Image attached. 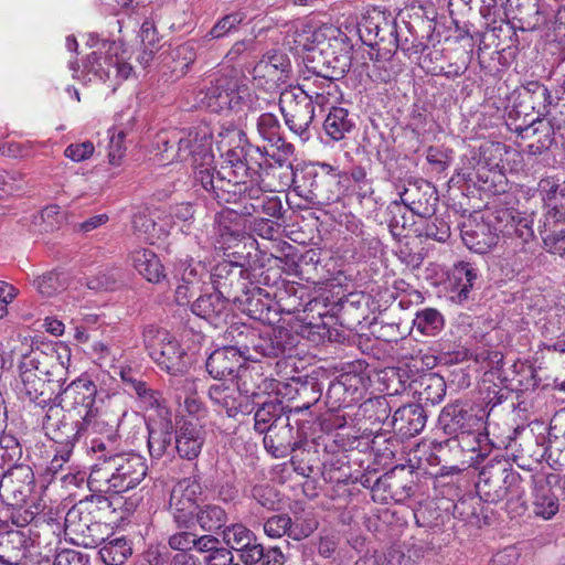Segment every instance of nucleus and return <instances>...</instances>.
I'll return each mask as SVG.
<instances>
[{
    "mask_svg": "<svg viewBox=\"0 0 565 565\" xmlns=\"http://www.w3.org/2000/svg\"><path fill=\"white\" fill-rule=\"evenodd\" d=\"M315 70L321 75L320 82L327 85L326 90L309 94L302 87L290 86L279 96V109L286 126L302 141L311 137L310 126L315 118V105L323 107L338 99L339 87L335 81L348 72L349 63L344 60L339 65Z\"/></svg>",
    "mask_w": 565,
    "mask_h": 565,
    "instance_id": "1",
    "label": "nucleus"
},
{
    "mask_svg": "<svg viewBox=\"0 0 565 565\" xmlns=\"http://www.w3.org/2000/svg\"><path fill=\"white\" fill-rule=\"evenodd\" d=\"M90 450L96 462L88 476L92 490L121 493L137 487L147 475L145 458L135 452H117L103 438L92 440Z\"/></svg>",
    "mask_w": 565,
    "mask_h": 565,
    "instance_id": "2",
    "label": "nucleus"
},
{
    "mask_svg": "<svg viewBox=\"0 0 565 565\" xmlns=\"http://www.w3.org/2000/svg\"><path fill=\"white\" fill-rule=\"evenodd\" d=\"M212 131L207 126L188 130L172 129L160 131L154 138V158L160 164L174 161H191L194 178L199 182V172L213 170Z\"/></svg>",
    "mask_w": 565,
    "mask_h": 565,
    "instance_id": "3",
    "label": "nucleus"
},
{
    "mask_svg": "<svg viewBox=\"0 0 565 565\" xmlns=\"http://www.w3.org/2000/svg\"><path fill=\"white\" fill-rule=\"evenodd\" d=\"M527 475L514 471L505 459H491L482 467L477 482L479 498L489 503L507 499L508 509L520 514L525 511Z\"/></svg>",
    "mask_w": 565,
    "mask_h": 565,
    "instance_id": "4",
    "label": "nucleus"
},
{
    "mask_svg": "<svg viewBox=\"0 0 565 565\" xmlns=\"http://www.w3.org/2000/svg\"><path fill=\"white\" fill-rule=\"evenodd\" d=\"M250 273L243 265L222 262L212 273L213 286L218 289H233V301L237 308L254 320H263L269 311L264 299V290L252 286Z\"/></svg>",
    "mask_w": 565,
    "mask_h": 565,
    "instance_id": "5",
    "label": "nucleus"
},
{
    "mask_svg": "<svg viewBox=\"0 0 565 565\" xmlns=\"http://www.w3.org/2000/svg\"><path fill=\"white\" fill-rule=\"evenodd\" d=\"M468 363L471 369L473 364L476 371L480 364L484 374L495 375L501 382L515 383L524 390L535 388L540 382L539 369L535 362L530 358L520 359L516 355H462L456 363Z\"/></svg>",
    "mask_w": 565,
    "mask_h": 565,
    "instance_id": "6",
    "label": "nucleus"
},
{
    "mask_svg": "<svg viewBox=\"0 0 565 565\" xmlns=\"http://www.w3.org/2000/svg\"><path fill=\"white\" fill-rule=\"evenodd\" d=\"M130 57L131 54L122 42L103 41L98 50L87 56L84 72L102 82H113L115 88L132 73V66L128 62Z\"/></svg>",
    "mask_w": 565,
    "mask_h": 565,
    "instance_id": "7",
    "label": "nucleus"
},
{
    "mask_svg": "<svg viewBox=\"0 0 565 565\" xmlns=\"http://www.w3.org/2000/svg\"><path fill=\"white\" fill-rule=\"evenodd\" d=\"M218 150L224 151V161L220 170H214L215 184L221 180H243L248 178L249 166L246 163L247 145L243 130L231 125L223 127L218 132Z\"/></svg>",
    "mask_w": 565,
    "mask_h": 565,
    "instance_id": "8",
    "label": "nucleus"
},
{
    "mask_svg": "<svg viewBox=\"0 0 565 565\" xmlns=\"http://www.w3.org/2000/svg\"><path fill=\"white\" fill-rule=\"evenodd\" d=\"M57 406H50L49 413L43 422L46 435L57 445L56 454L51 461L52 468H61L66 462L73 451V447L78 437L83 434L82 419L74 420L72 414H63Z\"/></svg>",
    "mask_w": 565,
    "mask_h": 565,
    "instance_id": "9",
    "label": "nucleus"
},
{
    "mask_svg": "<svg viewBox=\"0 0 565 565\" xmlns=\"http://www.w3.org/2000/svg\"><path fill=\"white\" fill-rule=\"evenodd\" d=\"M202 487L195 478H184L177 482L170 493L168 512L179 529H190L194 525V515L199 510L198 503Z\"/></svg>",
    "mask_w": 565,
    "mask_h": 565,
    "instance_id": "10",
    "label": "nucleus"
},
{
    "mask_svg": "<svg viewBox=\"0 0 565 565\" xmlns=\"http://www.w3.org/2000/svg\"><path fill=\"white\" fill-rule=\"evenodd\" d=\"M258 181L252 177L243 180H221L220 184H215L214 169L210 172L207 170L199 172V182L203 189L211 192L218 203L234 204L235 207L232 210H239L252 202V191L260 188Z\"/></svg>",
    "mask_w": 565,
    "mask_h": 565,
    "instance_id": "11",
    "label": "nucleus"
},
{
    "mask_svg": "<svg viewBox=\"0 0 565 565\" xmlns=\"http://www.w3.org/2000/svg\"><path fill=\"white\" fill-rule=\"evenodd\" d=\"M107 397L105 392H98L93 381L79 377L62 391L60 404L68 413L76 412L82 419L89 413L99 411Z\"/></svg>",
    "mask_w": 565,
    "mask_h": 565,
    "instance_id": "12",
    "label": "nucleus"
},
{
    "mask_svg": "<svg viewBox=\"0 0 565 565\" xmlns=\"http://www.w3.org/2000/svg\"><path fill=\"white\" fill-rule=\"evenodd\" d=\"M113 512L111 501L104 495H92L73 505L65 515V531L71 537L83 534L98 519Z\"/></svg>",
    "mask_w": 565,
    "mask_h": 565,
    "instance_id": "13",
    "label": "nucleus"
},
{
    "mask_svg": "<svg viewBox=\"0 0 565 565\" xmlns=\"http://www.w3.org/2000/svg\"><path fill=\"white\" fill-rule=\"evenodd\" d=\"M489 414L480 406H469L455 403L444 407L439 422L446 434L458 437L470 434L483 427Z\"/></svg>",
    "mask_w": 565,
    "mask_h": 565,
    "instance_id": "14",
    "label": "nucleus"
},
{
    "mask_svg": "<svg viewBox=\"0 0 565 565\" xmlns=\"http://www.w3.org/2000/svg\"><path fill=\"white\" fill-rule=\"evenodd\" d=\"M291 64L288 56L280 52H268L253 67L250 75L257 88L270 92L286 83Z\"/></svg>",
    "mask_w": 565,
    "mask_h": 565,
    "instance_id": "15",
    "label": "nucleus"
},
{
    "mask_svg": "<svg viewBox=\"0 0 565 565\" xmlns=\"http://www.w3.org/2000/svg\"><path fill=\"white\" fill-rule=\"evenodd\" d=\"M526 473L527 483L533 486L534 513L544 520H551L559 511V499L552 490L558 480L557 475H534L531 470H526Z\"/></svg>",
    "mask_w": 565,
    "mask_h": 565,
    "instance_id": "16",
    "label": "nucleus"
},
{
    "mask_svg": "<svg viewBox=\"0 0 565 565\" xmlns=\"http://www.w3.org/2000/svg\"><path fill=\"white\" fill-rule=\"evenodd\" d=\"M305 435L290 425V418L287 423L278 424L264 434V447L275 458H286L294 451L301 449L306 444Z\"/></svg>",
    "mask_w": 565,
    "mask_h": 565,
    "instance_id": "17",
    "label": "nucleus"
},
{
    "mask_svg": "<svg viewBox=\"0 0 565 565\" xmlns=\"http://www.w3.org/2000/svg\"><path fill=\"white\" fill-rule=\"evenodd\" d=\"M215 291L200 296L191 306L192 312L206 320L214 327H218L226 322L228 317V303L224 297L226 292L233 297V289H218L214 286Z\"/></svg>",
    "mask_w": 565,
    "mask_h": 565,
    "instance_id": "18",
    "label": "nucleus"
},
{
    "mask_svg": "<svg viewBox=\"0 0 565 565\" xmlns=\"http://www.w3.org/2000/svg\"><path fill=\"white\" fill-rule=\"evenodd\" d=\"M238 77L221 75L211 82L206 88L203 103L213 113L234 110Z\"/></svg>",
    "mask_w": 565,
    "mask_h": 565,
    "instance_id": "19",
    "label": "nucleus"
},
{
    "mask_svg": "<svg viewBox=\"0 0 565 565\" xmlns=\"http://www.w3.org/2000/svg\"><path fill=\"white\" fill-rule=\"evenodd\" d=\"M264 533L270 539H280L285 535L295 541L308 537L317 527L313 521H292L287 513L274 514L264 522Z\"/></svg>",
    "mask_w": 565,
    "mask_h": 565,
    "instance_id": "20",
    "label": "nucleus"
},
{
    "mask_svg": "<svg viewBox=\"0 0 565 565\" xmlns=\"http://www.w3.org/2000/svg\"><path fill=\"white\" fill-rule=\"evenodd\" d=\"M34 484V473L29 466H15L0 481L2 495L19 504L25 501Z\"/></svg>",
    "mask_w": 565,
    "mask_h": 565,
    "instance_id": "21",
    "label": "nucleus"
},
{
    "mask_svg": "<svg viewBox=\"0 0 565 565\" xmlns=\"http://www.w3.org/2000/svg\"><path fill=\"white\" fill-rule=\"evenodd\" d=\"M427 415L420 404L412 403L398 407L391 420L395 433L402 438H412L423 431L426 426Z\"/></svg>",
    "mask_w": 565,
    "mask_h": 565,
    "instance_id": "22",
    "label": "nucleus"
},
{
    "mask_svg": "<svg viewBox=\"0 0 565 565\" xmlns=\"http://www.w3.org/2000/svg\"><path fill=\"white\" fill-rule=\"evenodd\" d=\"M252 202L242 206L239 210H226L222 212V217L231 218L232 215L253 216L264 214L269 217H277L280 215L282 209L281 200L275 194H266V191L260 188H255L252 191Z\"/></svg>",
    "mask_w": 565,
    "mask_h": 565,
    "instance_id": "23",
    "label": "nucleus"
},
{
    "mask_svg": "<svg viewBox=\"0 0 565 565\" xmlns=\"http://www.w3.org/2000/svg\"><path fill=\"white\" fill-rule=\"evenodd\" d=\"M205 441L203 426L184 422L174 434V449L182 459L194 460L202 451Z\"/></svg>",
    "mask_w": 565,
    "mask_h": 565,
    "instance_id": "24",
    "label": "nucleus"
},
{
    "mask_svg": "<svg viewBox=\"0 0 565 565\" xmlns=\"http://www.w3.org/2000/svg\"><path fill=\"white\" fill-rule=\"evenodd\" d=\"M32 361L19 362L20 377L23 384L22 394L36 406L45 408L50 406L53 392L46 390L45 379L32 372Z\"/></svg>",
    "mask_w": 565,
    "mask_h": 565,
    "instance_id": "25",
    "label": "nucleus"
},
{
    "mask_svg": "<svg viewBox=\"0 0 565 565\" xmlns=\"http://www.w3.org/2000/svg\"><path fill=\"white\" fill-rule=\"evenodd\" d=\"M360 31H365L369 36L373 35L374 40L379 42L391 39L396 46L399 45L395 22L383 10L372 9L367 11L360 23Z\"/></svg>",
    "mask_w": 565,
    "mask_h": 565,
    "instance_id": "26",
    "label": "nucleus"
},
{
    "mask_svg": "<svg viewBox=\"0 0 565 565\" xmlns=\"http://www.w3.org/2000/svg\"><path fill=\"white\" fill-rule=\"evenodd\" d=\"M478 277V268L472 263L459 262L455 264L449 275L451 298L458 302L467 300Z\"/></svg>",
    "mask_w": 565,
    "mask_h": 565,
    "instance_id": "27",
    "label": "nucleus"
},
{
    "mask_svg": "<svg viewBox=\"0 0 565 565\" xmlns=\"http://www.w3.org/2000/svg\"><path fill=\"white\" fill-rule=\"evenodd\" d=\"M495 232L503 236L516 237L521 242L526 243L533 237V228L526 217H522L519 213L503 210L497 216V223L493 225Z\"/></svg>",
    "mask_w": 565,
    "mask_h": 565,
    "instance_id": "28",
    "label": "nucleus"
},
{
    "mask_svg": "<svg viewBox=\"0 0 565 565\" xmlns=\"http://www.w3.org/2000/svg\"><path fill=\"white\" fill-rule=\"evenodd\" d=\"M541 235L546 250L565 260V220L557 212L545 215Z\"/></svg>",
    "mask_w": 565,
    "mask_h": 565,
    "instance_id": "29",
    "label": "nucleus"
},
{
    "mask_svg": "<svg viewBox=\"0 0 565 565\" xmlns=\"http://www.w3.org/2000/svg\"><path fill=\"white\" fill-rule=\"evenodd\" d=\"M289 417L286 407L278 398L264 402L254 414V428L259 434H265L275 425L287 423Z\"/></svg>",
    "mask_w": 565,
    "mask_h": 565,
    "instance_id": "30",
    "label": "nucleus"
},
{
    "mask_svg": "<svg viewBox=\"0 0 565 565\" xmlns=\"http://www.w3.org/2000/svg\"><path fill=\"white\" fill-rule=\"evenodd\" d=\"M129 259L134 268L150 282H159L163 277V266L150 248H136Z\"/></svg>",
    "mask_w": 565,
    "mask_h": 565,
    "instance_id": "31",
    "label": "nucleus"
},
{
    "mask_svg": "<svg viewBox=\"0 0 565 565\" xmlns=\"http://www.w3.org/2000/svg\"><path fill=\"white\" fill-rule=\"evenodd\" d=\"M244 355H209L206 370L215 379L238 377L244 369Z\"/></svg>",
    "mask_w": 565,
    "mask_h": 565,
    "instance_id": "32",
    "label": "nucleus"
},
{
    "mask_svg": "<svg viewBox=\"0 0 565 565\" xmlns=\"http://www.w3.org/2000/svg\"><path fill=\"white\" fill-rule=\"evenodd\" d=\"M173 427L170 422L159 423L149 427L148 448L152 458H161L169 449H174Z\"/></svg>",
    "mask_w": 565,
    "mask_h": 565,
    "instance_id": "33",
    "label": "nucleus"
},
{
    "mask_svg": "<svg viewBox=\"0 0 565 565\" xmlns=\"http://www.w3.org/2000/svg\"><path fill=\"white\" fill-rule=\"evenodd\" d=\"M354 127V122L349 111L342 107H331L323 122V129L333 141H340L345 138Z\"/></svg>",
    "mask_w": 565,
    "mask_h": 565,
    "instance_id": "34",
    "label": "nucleus"
},
{
    "mask_svg": "<svg viewBox=\"0 0 565 565\" xmlns=\"http://www.w3.org/2000/svg\"><path fill=\"white\" fill-rule=\"evenodd\" d=\"M98 554L106 565H124L132 555V546L126 537H115L104 542Z\"/></svg>",
    "mask_w": 565,
    "mask_h": 565,
    "instance_id": "35",
    "label": "nucleus"
},
{
    "mask_svg": "<svg viewBox=\"0 0 565 565\" xmlns=\"http://www.w3.org/2000/svg\"><path fill=\"white\" fill-rule=\"evenodd\" d=\"M462 239L470 249L484 253L497 245L498 234L495 231L491 232L487 224H477L475 230L467 226L462 230Z\"/></svg>",
    "mask_w": 565,
    "mask_h": 565,
    "instance_id": "36",
    "label": "nucleus"
},
{
    "mask_svg": "<svg viewBox=\"0 0 565 565\" xmlns=\"http://www.w3.org/2000/svg\"><path fill=\"white\" fill-rule=\"evenodd\" d=\"M209 397L215 406L224 409L228 417H235L241 411L239 394L234 387L224 384L212 385Z\"/></svg>",
    "mask_w": 565,
    "mask_h": 565,
    "instance_id": "37",
    "label": "nucleus"
},
{
    "mask_svg": "<svg viewBox=\"0 0 565 565\" xmlns=\"http://www.w3.org/2000/svg\"><path fill=\"white\" fill-rule=\"evenodd\" d=\"M228 520L226 511L217 504H205L199 508L194 515L202 531L217 532L225 526Z\"/></svg>",
    "mask_w": 565,
    "mask_h": 565,
    "instance_id": "38",
    "label": "nucleus"
},
{
    "mask_svg": "<svg viewBox=\"0 0 565 565\" xmlns=\"http://www.w3.org/2000/svg\"><path fill=\"white\" fill-rule=\"evenodd\" d=\"M146 350L150 353H167L174 350L177 342L172 335L164 329L153 324L147 326L142 333Z\"/></svg>",
    "mask_w": 565,
    "mask_h": 565,
    "instance_id": "39",
    "label": "nucleus"
},
{
    "mask_svg": "<svg viewBox=\"0 0 565 565\" xmlns=\"http://www.w3.org/2000/svg\"><path fill=\"white\" fill-rule=\"evenodd\" d=\"M359 415L371 424H384L390 418L391 406L385 396H375L364 401L359 407Z\"/></svg>",
    "mask_w": 565,
    "mask_h": 565,
    "instance_id": "40",
    "label": "nucleus"
},
{
    "mask_svg": "<svg viewBox=\"0 0 565 565\" xmlns=\"http://www.w3.org/2000/svg\"><path fill=\"white\" fill-rule=\"evenodd\" d=\"M83 433L92 431L96 434H108L107 440H104L110 447H114L116 437L113 434L114 425L110 423L104 406L97 412H92L82 418Z\"/></svg>",
    "mask_w": 565,
    "mask_h": 565,
    "instance_id": "41",
    "label": "nucleus"
},
{
    "mask_svg": "<svg viewBox=\"0 0 565 565\" xmlns=\"http://www.w3.org/2000/svg\"><path fill=\"white\" fill-rule=\"evenodd\" d=\"M413 326L418 332L425 335H435L444 327V318L441 313L434 308H425L417 311Z\"/></svg>",
    "mask_w": 565,
    "mask_h": 565,
    "instance_id": "42",
    "label": "nucleus"
},
{
    "mask_svg": "<svg viewBox=\"0 0 565 565\" xmlns=\"http://www.w3.org/2000/svg\"><path fill=\"white\" fill-rule=\"evenodd\" d=\"M562 191L561 184L553 178H546L540 181V195L542 200L545 201L546 205L552 207L546 214L557 212V216L563 218V213L558 211V206H563V200H565Z\"/></svg>",
    "mask_w": 565,
    "mask_h": 565,
    "instance_id": "43",
    "label": "nucleus"
},
{
    "mask_svg": "<svg viewBox=\"0 0 565 565\" xmlns=\"http://www.w3.org/2000/svg\"><path fill=\"white\" fill-rule=\"evenodd\" d=\"M107 530L105 519H98L83 534H79L77 537H71V540L76 545L94 548L103 545L108 540L106 539Z\"/></svg>",
    "mask_w": 565,
    "mask_h": 565,
    "instance_id": "44",
    "label": "nucleus"
},
{
    "mask_svg": "<svg viewBox=\"0 0 565 565\" xmlns=\"http://www.w3.org/2000/svg\"><path fill=\"white\" fill-rule=\"evenodd\" d=\"M280 129L281 126L276 115L264 113L257 117L256 130L263 140L269 143H278L280 141Z\"/></svg>",
    "mask_w": 565,
    "mask_h": 565,
    "instance_id": "45",
    "label": "nucleus"
},
{
    "mask_svg": "<svg viewBox=\"0 0 565 565\" xmlns=\"http://www.w3.org/2000/svg\"><path fill=\"white\" fill-rule=\"evenodd\" d=\"M254 540V532L242 523L232 524L224 527L223 541L231 548L237 552L238 548L245 546Z\"/></svg>",
    "mask_w": 565,
    "mask_h": 565,
    "instance_id": "46",
    "label": "nucleus"
},
{
    "mask_svg": "<svg viewBox=\"0 0 565 565\" xmlns=\"http://www.w3.org/2000/svg\"><path fill=\"white\" fill-rule=\"evenodd\" d=\"M235 102L237 105L234 107L235 113L239 111H257L263 108L260 98L249 89L239 78L237 79V90Z\"/></svg>",
    "mask_w": 565,
    "mask_h": 565,
    "instance_id": "47",
    "label": "nucleus"
},
{
    "mask_svg": "<svg viewBox=\"0 0 565 565\" xmlns=\"http://www.w3.org/2000/svg\"><path fill=\"white\" fill-rule=\"evenodd\" d=\"M20 362H26L32 361L34 366L32 367V372H35L39 376L45 377V382H57L60 383L63 377V371H64V362H55L50 367L44 365L41 361L35 359L33 355H21Z\"/></svg>",
    "mask_w": 565,
    "mask_h": 565,
    "instance_id": "48",
    "label": "nucleus"
},
{
    "mask_svg": "<svg viewBox=\"0 0 565 565\" xmlns=\"http://www.w3.org/2000/svg\"><path fill=\"white\" fill-rule=\"evenodd\" d=\"M175 398L179 403L183 399L184 408L190 415H198L202 411V402L195 394L194 383L190 380L182 381V386L177 388Z\"/></svg>",
    "mask_w": 565,
    "mask_h": 565,
    "instance_id": "49",
    "label": "nucleus"
},
{
    "mask_svg": "<svg viewBox=\"0 0 565 565\" xmlns=\"http://www.w3.org/2000/svg\"><path fill=\"white\" fill-rule=\"evenodd\" d=\"M246 163L249 166L248 178L252 179L253 177L256 178V180H259L260 174L258 169H264L270 166L266 149L248 142Z\"/></svg>",
    "mask_w": 565,
    "mask_h": 565,
    "instance_id": "50",
    "label": "nucleus"
},
{
    "mask_svg": "<svg viewBox=\"0 0 565 565\" xmlns=\"http://www.w3.org/2000/svg\"><path fill=\"white\" fill-rule=\"evenodd\" d=\"M109 146H108V160L113 166H119L126 152L125 138L126 134L121 129L111 128L108 130Z\"/></svg>",
    "mask_w": 565,
    "mask_h": 565,
    "instance_id": "51",
    "label": "nucleus"
},
{
    "mask_svg": "<svg viewBox=\"0 0 565 565\" xmlns=\"http://www.w3.org/2000/svg\"><path fill=\"white\" fill-rule=\"evenodd\" d=\"M109 373L111 376L119 375L122 382L139 397H146L149 393L146 383L136 377V372L131 367L113 366V372Z\"/></svg>",
    "mask_w": 565,
    "mask_h": 565,
    "instance_id": "52",
    "label": "nucleus"
},
{
    "mask_svg": "<svg viewBox=\"0 0 565 565\" xmlns=\"http://www.w3.org/2000/svg\"><path fill=\"white\" fill-rule=\"evenodd\" d=\"M245 19L244 13L233 12L218 20L209 32L207 36L211 39H220L236 30V28Z\"/></svg>",
    "mask_w": 565,
    "mask_h": 565,
    "instance_id": "53",
    "label": "nucleus"
},
{
    "mask_svg": "<svg viewBox=\"0 0 565 565\" xmlns=\"http://www.w3.org/2000/svg\"><path fill=\"white\" fill-rule=\"evenodd\" d=\"M36 290L44 297H52L64 288L60 274L50 271L34 280Z\"/></svg>",
    "mask_w": 565,
    "mask_h": 565,
    "instance_id": "54",
    "label": "nucleus"
},
{
    "mask_svg": "<svg viewBox=\"0 0 565 565\" xmlns=\"http://www.w3.org/2000/svg\"><path fill=\"white\" fill-rule=\"evenodd\" d=\"M407 555L414 561V565L422 559L428 551L433 550V544L426 539L412 536L409 540L403 542Z\"/></svg>",
    "mask_w": 565,
    "mask_h": 565,
    "instance_id": "55",
    "label": "nucleus"
},
{
    "mask_svg": "<svg viewBox=\"0 0 565 565\" xmlns=\"http://www.w3.org/2000/svg\"><path fill=\"white\" fill-rule=\"evenodd\" d=\"M156 363L171 375L183 374L189 367V363L182 359V355H158Z\"/></svg>",
    "mask_w": 565,
    "mask_h": 565,
    "instance_id": "56",
    "label": "nucleus"
},
{
    "mask_svg": "<svg viewBox=\"0 0 565 565\" xmlns=\"http://www.w3.org/2000/svg\"><path fill=\"white\" fill-rule=\"evenodd\" d=\"M188 530L183 529L170 535L168 539L169 547L180 553L193 550V546H195V534Z\"/></svg>",
    "mask_w": 565,
    "mask_h": 565,
    "instance_id": "57",
    "label": "nucleus"
},
{
    "mask_svg": "<svg viewBox=\"0 0 565 565\" xmlns=\"http://www.w3.org/2000/svg\"><path fill=\"white\" fill-rule=\"evenodd\" d=\"M523 88L533 99V108L535 105L546 107L552 104V96L548 89L539 82H529Z\"/></svg>",
    "mask_w": 565,
    "mask_h": 565,
    "instance_id": "58",
    "label": "nucleus"
},
{
    "mask_svg": "<svg viewBox=\"0 0 565 565\" xmlns=\"http://www.w3.org/2000/svg\"><path fill=\"white\" fill-rule=\"evenodd\" d=\"M239 559L246 565L257 564L263 556V544L258 543L256 535L254 534V540L242 548H238Z\"/></svg>",
    "mask_w": 565,
    "mask_h": 565,
    "instance_id": "59",
    "label": "nucleus"
},
{
    "mask_svg": "<svg viewBox=\"0 0 565 565\" xmlns=\"http://www.w3.org/2000/svg\"><path fill=\"white\" fill-rule=\"evenodd\" d=\"M117 279L113 271H102L98 275L87 278L86 286L96 291L110 290L116 287Z\"/></svg>",
    "mask_w": 565,
    "mask_h": 565,
    "instance_id": "60",
    "label": "nucleus"
},
{
    "mask_svg": "<svg viewBox=\"0 0 565 565\" xmlns=\"http://www.w3.org/2000/svg\"><path fill=\"white\" fill-rule=\"evenodd\" d=\"M94 145L92 141H84L82 143L70 145L65 149V157L70 158L74 162H81L87 160L94 153Z\"/></svg>",
    "mask_w": 565,
    "mask_h": 565,
    "instance_id": "61",
    "label": "nucleus"
},
{
    "mask_svg": "<svg viewBox=\"0 0 565 565\" xmlns=\"http://www.w3.org/2000/svg\"><path fill=\"white\" fill-rule=\"evenodd\" d=\"M199 269L202 270L203 267L200 263H195L193 259L181 260L177 267V270L181 275V280L183 282H193V285H196L200 280Z\"/></svg>",
    "mask_w": 565,
    "mask_h": 565,
    "instance_id": "62",
    "label": "nucleus"
},
{
    "mask_svg": "<svg viewBox=\"0 0 565 565\" xmlns=\"http://www.w3.org/2000/svg\"><path fill=\"white\" fill-rule=\"evenodd\" d=\"M53 565H89V558L78 551L63 550L56 554Z\"/></svg>",
    "mask_w": 565,
    "mask_h": 565,
    "instance_id": "63",
    "label": "nucleus"
},
{
    "mask_svg": "<svg viewBox=\"0 0 565 565\" xmlns=\"http://www.w3.org/2000/svg\"><path fill=\"white\" fill-rule=\"evenodd\" d=\"M426 160L437 172H443L450 166V157L438 147L431 146L427 149Z\"/></svg>",
    "mask_w": 565,
    "mask_h": 565,
    "instance_id": "64",
    "label": "nucleus"
}]
</instances>
